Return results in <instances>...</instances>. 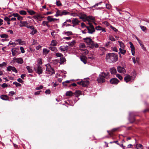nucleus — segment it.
I'll return each instance as SVG.
<instances>
[{
  "label": "nucleus",
  "instance_id": "obj_1",
  "mask_svg": "<svg viewBox=\"0 0 149 149\" xmlns=\"http://www.w3.org/2000/svg\"><path fill=\"white\" fill-rule=\"evenodd\" d=\"M80 18L83 20L84 21H87L89 26H86L84 23H81V26L83 28L86 27L87 30V33L92 34L95 32V30L93 26L91 24L90 22L93 21L94 19V17L91 16H87L86 15L82 14L81 15Z\"/></svg>",
  "mask_w": 149,
  "mask_h": 149
},
{
  "label": "nucleus",
  "instance_id": "obj_2",
  "mask_svg": "<svg viewBox=\"0 0 149 149\" xmlns=\"http://www.w3.org/2000/svg\"><path fill=\"white\" fill-rule=\"evenodd\" d=\"M106 59L109 63L115 62L117 61L118 56L113 53H110L107 54Z\"/></svg>",
  "mask_w": 149,
  "mask_h": 149
},
{
  "label": "nucleus",
  "instance_id": "obj_3",
  "mask_svg": "<svg viewBox=\"0 0 149 149\" xmlns=\"http://www.w3.org/2000/svg\"><path fill=\"white\" fill-rule=\"evenodd\" d=\"M46 71L47 74H50V75H52L55 73L54 69L52 68L51 66L49 65L47 66Z\"/></svg>",
  "mask_w": 149,
  "mask_h": 149
},
{
  "label": "nucleus",
  "instance_id": "obj_4",
  "mask_svg": "<svg viewBox=\"0 0 149 149\" xmlns=\"http://www.w3.org/2000/svg\"><path fill=\"white\" fill-rule=\"evenodd\" d=\"M118 72L120 73L125 74L126 73V70L125 68L120 66H118L117 68Z\"/></svg>",
  "mask_w": 149,
  "mask_h": 149
},
{
  "label": "nucleus",
  "instance_id": "obj_5",
  "mask_svg": "<svg viewBox=\"0 0 149 149\" xmlns=\"http://www.w3.org/2000/svg\"><path fill=\"white\" fill-rule=\"evenodd\" d=\"M35 70L36 72L39 74H41L42 73V67L40 65H38V66L35 68Z\"/></svg>",
  "mask_w": 149,
  "mask_h": 149
},
{
  "label": "nucleus",
  "instance_id": "obj_6",
  "mask_svg": "<svg viewBox=\"0 0 149 149\" xmlns=\"http://www.w3.org/2000/svg\"><path fill=\"white\" fill-rule=\"evenodd\" d=\"M13 60L16 62L20 64H22L23 62V60L22 58L14 57L13 58Z\"/></svg>",
  "mask_w": 149,
  "mask_h": 149
},
{
  "label": "nucleus",
  "instance_id": "obj_7",
  "mask_svg": "<svg viewBox=\"0 0 149 149\" xmlns=\"http://www.w3.org/2000/svg\"><path fill=\"white\" fill-rule=\"evenodd\" d=\"M84 41L87 44L93 45V41L91 38H89L87 37L84 38Z\"/></svg>",
  "mask_w": 149,
  "mask_h": 149
},
{
  "label": "nucleus",
  "instance_id": "obj_8",
  "mask_svg": "<svg viewBox=\"0 0 149 149\" xmlns=\"http://www.w3.org/2000/svg\"><path fill=\"white\" fill-rule=\"evenodd\" d=\"M77 84H78L81 85L84 87L86 86L89 84V81H81L80 82H77Z\"/></svg>",
  "mask_w": 149,
  "mask_h": 149
},
{
  "label": "nucleus",
  "instance_id": "obj_9",
  "mask_svg": "<svg viewBox=\"0 0 149 149\" xmlns=\"http://www.w3.org/2000/svg\"><path fill=\"white\" fill-rule=\"evenodd\" d=\"M119 80L116 78H113L110 80V83L113 84H117L119 82Z\"/></svg>",
  "mask_w": 149,
  "mask_h": 149
},
{
  "label": "nucleus",
  "instance_id": "obj_10",
  "mask_svg": "<svg viewBox=\"0 0 149 149\" xmlns=\"http://www.w3.org/2000/svg\"><path fill=\"white\" fill-rule=\"evenodd\" d=\"M7 71H10L11 70H12L13 71L15 72L16 73H17V71L16 69V68L13 66H9L7 68Z\"/></svg>",
  "mask_w": 149,
  "mask_h": 149
},
{
  "label": "nucleus",
  "instance_id": "obj_11",
  "mask_svg": "<svg viewBox=\"0 0 149 149\" xmlns=\"http://www.w3.org/2000/svg\"><path fill=\"white\" fill-rule=\"evenodd\" d=\"M134 146H135V148L137 149H143V146L140 144H138L136 143V139H135V144Z\"/></svg>",
  "mask_w": 149,
  "mask_h": 149
},
{
  "label": "nucleus",
  "instance_id": "obj_12",
  "mask_svg": "<svg viewBox=\"0 0 149 149\" xmlns=\"http://www.w3.org/2000/svg\"><path fill=\"white\" fill-rule=\"evenodd\" d=\"M19 50V48H15L13 49H12L11 51L13 56H15L16 54L18 52Z\"/></svg>",
  "mask_w": 149,
  "mask_h": 149
},
{
  "label": "nucleus",
  "instance_id": "obj_13",
  "mask_svg": "<svg viewBox=\"0 0 149 149\" xmlns=\"http://www.w3.org/2000/svg\"><path fill=\"white\" fill-rule=\"evenodd\" d=\"M20 23L21 24L20 25V26H26L27 27L29 25V24L26 21H20Z\"/></svg>",
  "mask_w": 149,
  "mask_h": 149
},
{
  "label": "nucleus",
  "instance_id": "obj_14",
  "mask_svg": "<svg viewBox=\"0 0 149 149\" xmlns=\"http://www.w3.org/2000/svg\"><path fill=\"white\" fill-rule=\"evenodd\" d=\"M132 79V77L129 75L126 76L124 78V80L127 83L130 81Z\"/></svg>",
  "mask_w": 149,
  "mask_h": 149
},
{
  "label": "nucleus",
  "instance_id": "obj_15",
  "mask_svg": "<svg viewBox=\"0 0 149 149\" xmlns=\"http://www.w3.org/2000/svg\"><path fill=\"white\" fill-rule=\"evenodd\" d=\"M0 98L4 100H9L8 96L5 95H2L0 96Z\"/></svg>",
  "mask_w": 149,
  "mask_h": 149
},
{
  "label": "nucleus",
  "instance_id": "obj_16",
  "mask_svg": "<svg viewBox=\"0 0 149 149\" xmlns=\"http://www.w3.org/2000/svg\"><path fill=\"white\" fill-rule=\"evenodd\" d=\"M97 80L98 83H102V72L101 73V74L99 75V77H98Z\"/></svg>",
  "mask_w": 149,
  "mask_h": 149
},
{
  "label": "nucleus",
  "instance_id": "obj_17",
  "mask_svg": "<svg viewBox=\"0 0 149 149\" xmlns=\"http://www.w3.org/2000/svg\"><path fill=\"white\" fill-rule=\"evenodd\" d=\"M109 77V72H107L106 73L103 72V78H106V79H107ZM105 81V80L104 78H103V82Z\"/></svg>",
  "mask_w": 149,
  "mask_h": 149
},
{
  "label": "nucleus",
  "instance_id": "obj_18",
  "mask_svg": "<svg viewBox=\"0 0 149 149\" xmlns=\"http://www.w3.org/2000/svg\"><path fill=\"white\" fill-rule=\"evenodd\" d=\"M59 49L61 51L64 52L68 49V46H61L59 47Z\"/></svg>",
  "mask_w": 149,
  "mask_h": 149
},
{
  "label": "nucleus",
  "instance_id": "obj_19",
  "mask_svg": "<svg viewBox=\"0 0 149 149\" xmlns=\"http://www.w3.org/2000/svg\"><path fill=\"white\" fill-rule=\"evenodd\" d=\"M81 60L85 64L87 63V57L86 56H83L80 58Z\"/></svg>",
  "mask_w": 149,
  "mask_h": 149
},
{
  "label": "nucleus",
  "instance_id": "obj_20",
  "mask_svg": "<svg viewBox=\"0 0 149 149\" xmlns=\"http://www.w3.org/2000/svg\"><path fill=\"white\" fill-rule=\"evenodd\" d=\"M110 71L113 74H116L117 72L116 69L114 68H112L110 69Z\"/></svg>",
  "mask_w": 149,
  "mask_h": 149
},
{
  "label": "nucleus",
  "instance_id": "obj_21",
  "mask_svg": "<svg viewBox=\"0 0 149 149\" xmlns=\"http://www.w3.org/2000/svg\"><path fill=\"white\" fill-rule=\"evenodd\" d=\"M119 129V128H114L111 131H108V132L109 134L110 135H112L113 134V133L117 131Z\"/></svg>",
  "mask_w": 149,
  "mask_h": 149
},
{
  "label": "nucleus",
  "instance_id": "obj_22",
  "mask_svg": "<svg viewBox=\"0 0 149 149\" xmlns=\"http://www.w3.org/2000/svg\"><path fill=\"white\" fill-rule=\"evenodd\" d=\"M79 22L80 21L78 20L77 18H74L72 20V24H75L77 25H78Z\"/></svg>",
  "mask_w": 149,
  "mask_h": 149
},
{
  "label": "nucleus",
  "instance_id": "obj_23",
  "mask_svg": "<svg viewBox=\"0 0 149 149\" xmlns=\"http://www.w3.org/2000/svg\"><path fill=\"white\" fill-rule=\"evenodd\" d=\"M75 94L76 95L75 96L77 97L81 95V92L79 90L76 91L75 92Z\"/></svg>",
  "mask_w": 149,
  "mask_h": 149
},
{
  "label": "nucleus",
  "instance_id": "obj_24",
  "mask_svg": "<svg viewBox=\"0 0 149 149\" xmlns=\"http://www.w3.org/2000/svg\"><path fill=\"white\" fill-rule=\"evenodd\" d=\"M71 26L70 24L67 23V22H65L62 24V27L64 28L65 26Z\"/></svg>",
  "mask_w": 149,
  "mask_h": 149
},
{
  "label": "nucleus",
  "instance_id": "obj_25",
  "mask_svg": "<svg viewBox=\"0 0 149 149\" xmlns=\"http://www.w3.org/2000/svg\"><path fill=\"white\" fill-rule=\"evenodd\" d=\"M33 17L35 19H39L42 18L44 17H42L40 15L38 14L37 15L34 16Z\"/></svg>",
  "mask_w": 149,
  "mask_h": 149
},
{
  "label": "nucleus",
  "instance_id": "obj_26",
  "mask_svg": "<svg viewBox=\"0 0 149 149\" xmlns=\"http://www.w3.org/2000/svg\"><path fill=\"white\" fill-rule=\"evenodd\" d=\"M74 94L72 91H68L66 92V95L67 96H71Z\"/></svg>",
  "mask_w": 149,
  "mask_h": 149
},
{
  "label": "nucleus",
  "instance_id": "obj_27",
  "mask_svg": "<svg viewBox=\"0 0 149 149\" xmlns=\"http://www.w3.org/2000/svg\"><path fill=\"white\" fill-rule=\"evenodd\" d=\"M49 48L52 51H57V49L55 46H50L49 47Z\"/></svg>",
  "mask_w": 149,
  "mask_h": 149
},
{
  "label": "nucleus",
  "instance_id": "obj_28",
  "mask_svg": "<svg viewBox=\"0 0 149 149\" xmlns=\"http://www.w3.org/2000/svg\"><path fill=\"white\" fill-rule=\"evenodd\" d=\"M53 17V16H49L47 17V19L49 22H53V18L52 17Z\"/></svg>",
  "mask_w": 149,
  "mask_h": 149
},
{
  "label": "nucleus",
  "instance_id": "obj_29",
  "mask_svg": "<svg viewBox=\"0 0 149 149\" xmlns=\"http://www.w3.org/2000/svg\"><path fill=\"white\" fill-rule=\"evenodd\" d=\"M118 42L119 43L120 48H122L123 49H124L125 47V45L124 43L122 42L119 41H118Z\"/></svg>",
  "mask_w": 149,
  "mask_h": 149
},
{
  "label": "nucleus",
  "instance_id": "obj_30",
  "mask_svg": "<svg viewBox=\"0 0 149 149\" xmlns=\"http://www.w3.org/2000/svg\"><path fill=\"white\" fill-rule=\"evenodd\" d=\"M26 68L29 73H32L33 72V70L29 66H27Z\"/></svg>",
  "mask_w": 149,
  "mask_h": 149
},
{
  "label": "nucleus",
  "instance_id": "obj_31",
  "mask_svg": "<svg viewBox=\"0 0 149 149\" xmlns=\"http://www.w3.org/2000/svg\"><path fill=\"white\" fill-rule=\"evenodd\" d=\"M57 45V42L55 40H53L52 41L51 45V46H55Z\"/></svg>",
  "mask_w": 149,
  "mask_h": 149
},
{
  "label": "nucleus",
  "instance_id": "obj_32",
  "mask_svg": "<svg viewBox=\"0 0 149 149\" xmlns=\"http://www.w3.org/2000/svg\"><path fill=\"white\" fill-rule=\"evenodd\" d=\"M70 13L69 12L67 11L66 10H64L62 11V15H66L68 14H69Z\"/></svg>",
  "mask_w": 149,
  "mask_h": 149
},
{
  "label": "nucleus",
  "instance_id": "obj_33",
  "mask_svg": "<svg viewBox=\"0 0 149 149\" xmlns=\"http://www.w3.org/2000/svg\"><path fill=\"white\" fill-rule=\"evenodd\" d=\"M119 52H120L122 54H124L126 52V50L122 49L121 48H120L119 49Z\"/></svg>",
  "mask_w": 149,
  "mask_h": 149
},
{
  "label": "nucleus",
  "instance_id": "obj_34",
  "mask_svg": "<svg viewBox=\"0 0 149 149\" xmlns=\"http://www.w3.org/2000/svg\"><path fill=\"white\" fill-rule=\"evenodd\" d=\"M140 26L141 30L144 32H146L147 30V28L146 27L142 26V25Z\"/></svg>",
  "mask_w": 149,
  "mask_h": 149
},
{
  "label": "nucleus",
  "instance_id": "obj_35",
  "mask_svg": "<svg viewBox=\"0 0 149 149\" xmlns=\"http://www.w3.org/2000/svg\"><path fill=\"white\" fill-rule=\"evenodd\" d=\"M19 13L21 15H26V12L23 10L20 11H19Z\"/></svg>",
  "mask_w": 149,
  "mask_h": 149
},
{
  "label": "nucleus",
  "instance_id": "obj_36",
  "mask_svg": "<svg viewBox=\"0 0 149 149\" xmlns=\"http://www.w3.org/2000/svg\"><path fill=\"white\" fill-rule=\"evenodd\" d=\"M0 36L2 38H6L8 37V36L6 34H1Z\"/></svg>",
  "mask_w": 149,
  "mask_h": 149
},
{
  "label": "nucleus",
  "instance_id": "obj_37",
  "mask_svg": "<svg viewBox=\"0 0 149 149\" xmlns=\"http://www.w3.org/2000/svg\"><path fill=\"white\" fill-rule=\"evenodd\" d=\"M60 61L61 62V63H63L65 61H66V59L64 57H62L60 58Z\"/></svg>",
  "mask_w": 149,
  "mask_h": 149
},
{
  "label": "nucleus",
  "instance_id": "obj_38",
  "mask_svg": "<svg viewBox=\"0 0 149 149\" xmlns=\"http://www.w3.org/2000/svg\"><path fill=\"white\" fill-rule=\"evenodd\" d=\"M37 32V31L36 29H33L32 30L31 32L30 33V34L32 35H33L34 34L36 33Z\"/></svg>",
  "mask_w": 149,
  "mask_h": 149
},
{
  "label": "nucleus",
  "instance_id": "obj_39",
  "mask_svg": "<svg viewBox=\"0 0 149 149\" xmlns=\"http://www.w3.org/2000/svg\"><path fill=\"white\" fill-rule=\"evenodd\" d=\"M28 12L31 15H33L35 14L36 13L34 11L32 10H29L28 11Z\"/></svg>",
  "mask_w": 149,
  "mask_h": 149
},
{
  "label": "nucleus",
  "instance_id": "obj_40",
  "mask_svg": "<svg viewBox=\"0 0 149 149\" xmlns=\"http://www.w3.org/2000/svg\"><path fill=\"white\" fill-rule=\"evenodd\" d=\"M110 28L112 29L114 31L117 32L118 31V30L115 27L113 26H112L111 25L110 26Z\"/></svg>",
  "mask_w": 149,
  "mask_h": 149
},
{
  "label": "nucleus",
  "instance_id": "obj_41",
  "mask_svg": "<svg viewBox=\"0 0 149 149\" xmlns=\"http://www.w3.org/2000/svg\"><path fill=\"white\" fill-rule=\"evenodd\" d=\"M130 47L131 49V51L134 50V47L132 43L131 42H130Z\"/></svg>",
  "mask_w": 149,
  "mask_h": 149
},
{
  "label": "nucleus",
  "instance_id": "obj_42",
  "mask_svg": "<svg viewBox=\"0 0 149 149\" xmlns=\"http://www.w3.org/2000/svg\"><path fill=\"white\" fill-rule=\"evenodd\" d=\"M43 53L45 54L48 53L49 51L46 49H44L43 50Z\"/></svg>",
  "mask_w": 149,
  "mask_h": 149
},
{
  "label": "nucleus",
  "instance_id": "obj_43",
  "mask_svg": "<svg viewBox=\"0 0 149 149\" xmlns=\"http://www.w3.org/2000/svg\"><path fill=\"white\" fill-rule=\"evenodd\" d=\"M65 34H66L67 36L72 35V33L71 31H67L65 32Z\"/></svg>",
  "mask_w": 149,
  "mask_h": 149
},
{
  "label": "nucleus",
  "instance_id": "obj_44",
  "mask_svg": "<svg viewBox=\"0 0 149 149\" xmlns=\"http://www.w3.org/2000/svg\"><path fill=\"white\" fill-rule=\"evenodd\" d=\"M19 14L18 13H13V14H12L11 15L9 16V17H11V16H13L14 17H17L18 16H19Z\"/></svg>",
  "mask_w": 149,
  "mask_h": 149
},
{
  "label": "nucleus",
  "instance_id": "obj_45",
  "mask_svg": "<svg viewBox=\"0 0 149 149\" xmlns=\"http://www.w3.org/2000/svg\"><path fill=\"white\" fill-rule=\"evenodd\" d=\"M56 5L58 6H60L62 5V3L60 1H56Z\"/></svg>",
  "mask_w": 149,
  "mask_h": 149
},
{
  "label": "nucleus",
  "instance_id": "obj_46",
  "mask_svg": "<svg viewBox=\"0 0 149 149\" xmlns=\"http://www.w3.org/2000/svg\"><path fill=\"white\" fill-rule=\"evenodd\" d=\"M116 77L120 80H121L123 79V78L119 74H117L116 75Z\"/></svg>",
  "mask_w": 149,
  "mask_h": 149
},
{
  "label": "nucleus",
  "instance_id": "obj_47",
  "mask_svg": "<svg viewBox=\"0 0 149 149\" xmlns=\"http://www.w3.org/2000/svg\"><path fill=\"white\" fill-rule=\"evenodd\" d=\"M109 39L112 41H115V39L112 36H110L109 37Z\"/></svg>",
  "mask_w": 149,
  "mask_h": 149
},
{
  "label": "nucleus",
  "instance_id": "obj_48",
  "mask_svg": "<svg viewBox=\"0 0 149 149\" xmlns=\"http://www.w3.org/2000/svg\"><path fill=\"white\" fill-rule=\"evenodd\" d=\"M15 94V93L13 91H11L9 93V95L10 96H12Z\"/></svg>",
  "mask_w": 149,
  "mask_h": 149
},
{
  "label": "nucleus",
  "instance_id": "obj_49",
  "mask_svg": "<svg viewBox=\"0 0 149 149\" xmlns=\"http://www.w3.org/2000/svg\"><path fill=\"white\" fill-rule=\"evenodd\" d=\"M56 56L57 57H61L62 56L63 57V55L61 53H56Z\"/></svg>",
  "mask_w": 149,
  "mask_h": 149
},
{
  "label": "nucleus",
  "instance_id": "obj_50",
  "mask_svg": "<svg viewBox=\"0 0 149 149\" xmlns=\"http://www.w3.org/2000/svg\"><path fill=\"white\" fill-rule=\"evenodd\" d=\"M139 44H140L141 46V47L144 50H146V48L145 47H144V45L142 44L141 42H139Z\"/></svg>",
  "mask_w": 149,
  "mask_h": 149
},
{
  "label": "nucleus",
  "instance_id": "obj_51",
  "mask_svg": "<svg viewBox=\"0 0 149 149\" xmlns=\"http://www.w3.org/2000/svg\"><path fill=\"white\" fill-rule=\"evenodd\" d=\"M4 19L5 21L7 22H10V19L8 17H5Z\"/></svg>",
  "mask_w": 149,
  "mask_h": 149
},
{
  "label": "nucleus",
  "instance_id": "obj_52",
  "mask_svg": "<svg viewBox=\"0 0 149 149\" xmlns=\"http://www.w3.org/2000/svg\"><path fill=\"white\" fill-rule=\"evenodd\" d=\"M81 50L82 51H84V53L85 54H87L89 52V51L88 50L86 49H81Z\"/></svg>",
  "mask_w": 149,
  "mask_h": 149
},
{
  "label": "nucleus",
  "instance_id": "obj_53",
  "mask_svg": "<svg viewBox=\"0 0 149 149\" xmlns=\"http://www.w3.org/2000/svg\"><path fill=\"white\" fill-rule=\"evenodd\" d=\"M48 23V22L44 21L42 22V24L44 26H46Z\"/></svg>",
  "mask_w": 149,
  "mask_h": 149
},
{
  "label": "nucleus",
  "instance_id": "obj_54",
  "mask_svg": "<svg viewBox=\"0 0 149 149\" xmlns=\"http://www.w3.org/2000/svg\"><path fill=\"white\" fill-rule=\"evenodd\" d=\"M106 7L108 9H110L111 8V6L109 4H105Z\"/></svg>",
  "mask_w": 149,
  "mask_h": 149
},
{
  "label": "nucleus",
  "instance_id": "obj_55",
  "mask_svg": "<svg viewBox=\"0 0 149 149\" xmlns=\"http://www.w3.org/2000/svg\"><path fill=\"white\" fill-rule=\"evenodd\" d=\"M57 11L58 13V15L59 16H62V11L59 10H57Z\"/></svg>",
  "mask_w": 149,
  "mask_h": 149
},
{
  "label": "nucleus",
  "instance_id": "obj_56",
  "mask_svg": "<svg viewBox=\"0 0 149 149\" xmlns=\"http://www.w3.org/2000/svg\"><path fill=\"white\" fill-rule=\"evenodd\" d=\"M75 43V41L73 40L71 42L69 43V45L70 46H72L74 45Z\"/></svg>",
  "mask_w": 149,
  "mask_h": 149
},
{
  "label": "nucleus",
  "instance_id": "obj_57",
  "mask_svg": "<svg viewBox=\"0 0 149 149\" xmlns=\"http://www.w3.org/2000/svg\"><path fill=\"white\" fill-rule=\"evenodd\" d=\"M45 93L47 94H49L50 93L51 91L50 90L48 89L45 91Z\"/></svg>",
  "mask_w": 149,
  "mask_h": 149
},
{
  "label": "nucleus",
  "instance_id": "obj_58",
  "mask_svg": "<svg viewBox=\"0 0 149 149\" xmlns=\"http://www.w3.org/2000/svg\"><path fill=\"white\" fill-rule=\"evenodd\" d=\"M9 44L10 45H13V47H14L15 46V42H12L11 41H10V42L9 43Z\"/></svg>",
  "mask_w": 149,
  "mask_h": 149
},
{
  "label": "nucleus",
  "instance_id": "obj_59",
  "mask_svg": "<svg viewBox=\"0 0 149 149\" xmlns=\"http://www.w3.org/2000/svg\"><path fill=\"white\" fill-rule=\"evenodd\" d=\"M43 86L42 85H40L39 87H37L36 88V90H40L43 88Z\"/></svg>",
  "mask_w": 149,
  "mask_h": 149
},
{
  "label": "nucleus",
  "instance_id": "obj_60",
  "mask_svg": "<svg viewBox=\"0 0 149 149\" xmlns=\"http://www.w3.org/2000/svg\"><path fill=\"white\" fill-rule=\"evenodd\" d=\"M92 45V47H96V48L98 47V45L97 44V43L94 44V43L93 42V45Z\"/></svg>",
  "mask_w": 149,
  "mask_h": 149
},
{
  "label": "nucleus",
  "instance_id": "obj_61",
  "mask_svg": "<svg viewBox=\"0 0 149 149\" xmlns=\"http://www.w3.org/2000/svg\"><path fill=\"white\" fill-rule=\"evenodd\" d=\"M27 28H28L30 29L31 30H33V29H34V27L32 26H30L28 25Z\"/></svg>",
  "mask_w": 149,
  "mask_h": 149
},
{
  "label": "nucleus",
  "instance_id": "obj_62",
  "mask_svg": "<svg viewBox=\"0 0 149 149\" xmlns=\"http://www.w3.org/2000/svg\"><path fill=\"white\" fill-rule=\"evenodd\" d=\"M112 50L114 52H118V50L117 48L116 47H114L112 48Z\"/></svg>",
  "mask_w": 149,
  "mask_h": 149
},
{
  "label": "nucleus",
  "instance_id": "obj_63",
  "mask_svg": "<svg viewBox=\"0 0 149 149\" xmlns=\"http://www.w3.org/2000/svg\"><path fill=\"white\" fill-rule=\"evenodd\" d=\"M1 86L3 88H5L8 86V85L6 83H3L2 85Z\"/></svg>",
  "mask_w": 149,
  "mask_h": 149
},
{
  "label": "nucleus",
  "instance_id": "obj_64",
  "mask_svg": "<svg viewBox=\"0 0 149 149\" xmlns=\"http://www.w3.org/2000/svg\"><path fill=\"white\" fill-rule=\"evenodd\" d=\"M6 65V63L5 62H3V63L0 64V67H2L3 66Z\"/></svg>",
  "mask_w": 149,
  "mask_h": 149
}]
</instances>
